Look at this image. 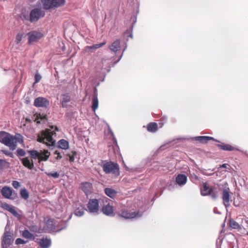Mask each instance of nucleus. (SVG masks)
I'll use <instances>...</instances> for the list:
<instances>
[{"label":"nucleus","instance_id":"f257e3e1","mask_svg":"<svg viewBox=\"0 0 248 248\" xmlns=\"http://www.w3.org/2000/svg\"><path fill=\"white\" fill-rule=\"evenodd\" d=\"M56 136V133L50 129L42 130L37 136V141L46 144L49 148H52L55 144V140L53 136Z\"/></svg>","mask_w":248,"mask_h":248},{"label":"nucleus","instance_id":"f03ea898","mask_svg":"<svg viewBox=\"0 0 248 248\" xmlns=\"http://www.w3.org/2000/svg\"><path fill=\"white\" fill-rule=\"evenodd\" d=\"M0 142L8 147L12 151L15 150L16 148L14 136L7 132H0Z\"/></svg>","mask_w":248,"mask_h":248},{"label":"nucleus","instance_id":"7ed1b4c3","mask_svg":"<svg viewBox=\"0 0 248 248\" xmlns=\"http://www.w3.org/2000/svg\"><path fill=\"white\" fill-rule=\"evenodd\" d=\"M28 152L32 159H38L39 163H41L42 161H47L50 155V152L47 150L40 151L33 150L28 151Z\"/></svg>","mask_w":248,"mask_h":248},{"label":"nucleus","instance_id":"20e7f679","mask_svg":"<svg viewBox=\"0 0 248 248\" xmlns=\"http://www.w3.org/2000/svg\"><path fill=\"white\" fill-rule=\"evenodd\" d=\"M201 192L202 196L209 195L212 199L215 200L219 196L218 188L215 186H209L206 183L203 184Z\"/></svg>","mask_w":248,"mask_h":248},{"label":"nucleus","instance_id":"39448f33","mask_svg":"<svg viewBox=\"0 0 248 248\" xmlns=\"http://www.w3.org/2000/svg\"><path fill=\"white\" fill-rule=\"evenodd\" d=\"M42 3L44 9L49 10L62 6L65 3V0H42Z\"/></svg>","mask_w":248,"mask_h":248},{"label":"nucleus","instance_id":"423d86ee","mask_svg":"<svg viewBox=\"0 0 248 248\" xmlns=\"http://www.w3.org/2000/svg\"><path fill=\"white\" fill-rule=\"evenodd\" d=\"M102 168L106 174L111 173L116 175L119 174V168L117 164L112 162H108L103 165Z\"/></svg>","mask_w":248,"mask_h":248},{"label":"nucleus","instance_id":"0eeeda50","mask_svg":"<svg viewBox=\"0 0 248 248\" xmlns=\"http://www.w3.org/2000/svg\"><path fill=\"white\" fill-rule=\"evenodd\" d=\"M99 208L98 200L96 199H92L89 200L86 210L90 213L96 215L99 213Z\"/></svg>","mask_w":248,"mask_h":248},{"label":"nucleus","instance_id":"6e6552de","mask_svg":"<svg viewBox=\"0 0 248 248\" xmlns=\"http://www.w3.org/2000/svg\"><path fill=\"white\" fill-rule=\"evenodd\" d=\"M45 12L40 8H34L32 9L30 14L29 20L31 22L37 21L40 18L45 16Z\"/></svg>","mask_w":248,"mask_h":248},{"label":"nucleus","instance_id":"1a4fd4ad","mask_svg":"<svg viewBox=\"0 0 248 248\" xmlns=\"http://www.w3.org/2000/svg\"><path fill=\"white\" fill-rule=\"evenodd\" d=\"M2 196L5 199L15 200L17 198V194L13 192V189L8 186H4L1 189Z\"/></svg>","mask_w":248,"mask_h":248},{"label":"nucleus","instance_id":"9d476101","mask_svg":"<svg viewBox=\"0 0 248 248\" xmlns=\"http://www.w3.org/2000/svg\"><path fill=\"white\" fill-rule=\"evenodd\" d=\"M142 215V212H138L136 213L135 211H130L129 212V211L127 209L124 210L121 214H120V216L121 217H124L125 219H131L133 218L134 217H140Z\"/></svg>","mask_w":248,"mask_h":248},{"label":"nucleus","instance_id":"9b49d317","mask_svg":"<svg viewBox=\"0 0 248 248\" xmlns=\"http://www.w3.org/2000/svg\"><path fill=\"white\" fill-rule=\"evenodd\" d=\"M12 236L11 233L7 231V227L5 229V232L2 241V248H8L12 242Z\"/></svg>","mask_w":248,"mask_h":248},{"label":"nucleus","instance_id":"f8f14e48","mask_svg":"<svg viewBox=\"0 0 248 248\" xmlns=\"http://www.w3.org/2000/svg\"><path fill=\"white\" fill-rule=\"evenodd\" d=\"M28 35L29 37V44L36 42L43 37V34L41 32L36 31L29 32Z\"/></svg>","mask_w":248,"mask_h":248},{"label":"nucleus","instance_id":"ddd939ff","mask_svg":"<svg viewBox=\"0 0 248 248\" xmlns=\"http://www.w3.org/2000/svg\"><path fill=\"white\" fill-rule=\"evenodd\" d=\"M222 200L223 204L225 206L226 210H227L228 207L229 206L230 195V189L229 188H224L222 191Z\"/></svg>","mask_w":248,"mask_h":248},{"label":"nucleus","instance_id":"4468645a","mask_svg":"<svg viewBox=\"0 0 248 248\" xmlns=\"http://www.w3.org/2000/svg\"><path fill=\"white\" fill-rule=\"evenodd\" d=\"M49 104L47 99L43 97H39L34 100L33 105L36 107L46 108Z\"/></svg>","mask_w":248,"mask_h":248},{"label":"nucleus","instance_id":"2eb2a0df","mask_svg":"<svg viewBox=\"0 0 248 248\" xmlns=\"http://www.w3.org/2000/svg\"><path fill=\"white\" fill-rule=\"evenodd\" d=\"M80 187L87 196L91 194V193L92 192V185L91 183L89 182L82 183L81 184Z\"/></svg>","mask_w":248,"mask_h":248},{"label":"nucleus","instance_id":"dca6fc26","mask_svg":"<svg viewBox=\"0 0 248 248\" xmlns=\"http://www.w3.org/2000/svg\"><path fill=\"white\" fill-rule=\"evenodd\" d=\"M1 207L3 209L10 212L15 217H18L19 216V215L17 212V211L15 210V208L14 206L10 205L6 202H3V203H1Z\"/></svg>","mask_w":248,"mask_h":248},{"label":"nucleus","instance_id":"f3484780","mask_svg":"<svg viewBox=\"0 0 248 248\" xmlns=\"http://www.w3.org/2000/svg\"><path fill=\"white\" fill-rule=\"evenodd\" d=\"M71 100V95L69 93H64L62 95V98L61 99V103L62 107L63 108L68 107V103L70 102Z\"/></svg>","mask_w":248,"mask_h":248},{"label":"nucleus","instance_id":"a211bd4d","mask_svg":"<svg viewBox=\"0 0 248 248\" xmlns=\"http://www.w3.org/2000/svg\"><path fill=\"white\" fill-rule=\"evenodd\" d=\"M102 211L103 213L107 216L113 217L115 215L114 213L113 207L109 204H108L104 206L102 208Z\"/></svg>","mask_w":248,"mask_h":248},{"label":"nucleus","instance_id":"6ab92c4d","mask_svg":"<svg viewBox=\"0 0 248 248\" xmlns=\"http://www.w3.org/2000/svg\"><path fill=\"white\" fill-rule=\"evenodd\" d=\"M120 41L119 39L115 40L109 46L111 51L116 53L120 49Z\"/></svg>","mask_w":248,"mask_h":248},{"label":"nucleus","instance_id":"aec40b11","mask_svg":"<svg viewBox=\"0 0 248 248\" xmlns=\"http://www.w3.org/2000/svg\"><path fill=\"white\" fill-rule=\"evenodd\" d=\"M194 139L196 140L199 141L202 143H206L210 140H213L218 142L217 140L215 139L214 138L208 136H198L194 138Z\"/></svg>","mask_w":248,"mask_h":248},{"label":"nucleus","instance_id":"412c9836","mask_svg":"<svg viewBox=\"0 0 248 248\" xmlns=\"http://www.w3.org/2000/svg\"><path fill=\"white\" fill-rule=\"evenodd\" d=\"M23 165L30 170H32L34 167L33 161H31L29 157L23 158L21 159Z\"/></svg>","mask_w":248,"mask_h":248},{"label":"nucleus","instance_id":"4be33fe9","mask_svg":"<svg viewBox=\"0 0 248 248\" xmlns=\"http://www.w3.org/2000/svg\"><path fill=\"white\" fill-rule=\"evenodd\" d=\"M22 236L28 239L34 240L35 239V235L33 233L30 232L29 230L25 229L21 233Z\"/></svg>","mask_w":248,"mask_h":248},{"label":"nucleus","instance_id":"5701e85b","mask_svg":"<svg viewBox=\"0 0 248 248\" xmlns=\"http://www.w3.org/2000/svg\"><path fill=\"white\" fill-rule=\"evenodd\" d=\"M39 245L42 248H48L51 244L50 239L42 238L39 242Z\"/></svg>","mask_w":248,"mask_h":248},{"label":"nucleus","instance_id":"b1692460","mask_svg":"<svg viewBox=\"0 0 248 248\" xmlns=\"http://www.w3.org/2000/svg\"><path fill=\"white\" fill-rule=\"evenodd\" d=\"M187 177L184 174H179L176 178V182L180 186L185 185Z\"/></svg>","mask_w":248,"mask_h":248},{"label":"nucleus","instance_id":"393cba45","mask_svg":"<svg viewBox=\"0 0 248 248\" xmlns=\"http://www.w3.org/2000/svg\"><path fill=\"white\" fill-rule=\"evenodd\" d=\"M98 107V100L97 98V94L94 93L93 94L92 100V110L95 111Z\"/></svg>","mask_w":248,"mask_h":248},{"label":"nucleus","instance_id":"a878e982","mask_svg":"<svg viewBox=\"0 0 248 248\" xmlns=\"http://www.w3.org/2000/svg\"><path fill=\"white\" fill-rule=\"evenodd\" d=\"M84 210L85 209L84 207L81 205H79L76 207L74 212V214L77 217H82L84 214Z\"/></svg>","mask_w":248,"mask_h":248},{"label":"nucleus","instance_id":"bb28decb","mask_svg":"<svg viewBox=\"0 0 248 248\" xmlns=\"http://www.w3.org/2000/svg\"><path fill=\"white\" fill-rule=\"evenodd\" d=\"M58 147L62 149H67L69 148V142L65 140H61L58 142Z\"/></svg>","mask_w":248,"mask_h":248},{"label":"nucleus","instance_id":"cd10ccee","mask_svg":"<svg viewBox=\"0 0 248 248\" xmlns=\"http://www.w3.org/2000/svg\"><path fill=\"white\" fill-rule=\"evenodd\" d=\"M105 194L108 197L113 198L116 195V192L115 190L110 188H106L104 190Z\"/></svg>","mask_w":248,"mask_h":248},{"label":"nucleus","instance_id":"c85d7f7f","mask_svg":"<svg viewBox=\"0 0 248 248\" xmlns=\"http://www.w3.org/2000/svg\"><path fill=\"white\" fill-rule=\"evenodd\" d=\"M221 150L224 151H233L236 149L235 148L232 147L229 144H219L217 145Z\"/></svg>","mask_w":248,"mask_h":248},{"label":"nucleus","instance_id":"c756f323","mask_svg":"<svg viewBox=\"0 0 248 248\" xmlns=\"http://www.w3.org/2000/svg\"><path fill=\"white\" fill-rule=\"evenodd\" d=\"M157 125L155 123H151L147 126V130L149 132H155L157 130Z\"/></svg>","mask_w":248,"mask_h":248},{"label":"nucleus","instance_id":"7c9ffc66","mask_svg":"<svg viewBox=\"0 0 248 248\" xmlns=\"http://www.w3.org/2000/svg\"><path fill=\"white\" fill-rule=\"evenodd\" d=\"M10 163L5 159H0V170L8 168Z\"/></svg>","mask_w":248,"mask_h":248},{"label":"nucleus","instance_id":"2f4dec72","mask_svg":"<svg viewBox=\"0 0 248 248\" xmlns=\"http://www.w3.org/2000/svg\"><path fill=\"white\" fill-rule=\"evenodd\" d=\"M21 197L22 198H23L24 200H27L29 198V192L25 188H22L20 190V192Z\"/></svg>","mask_w":248,"mask_h":248},{"label":"nucleus","instance_id":"473e14b6","mask_svg":"<svg viewBox=\"0 0 248 248\" xmlns=\"http://www.w3.org/2000/svg\"><path fill=\"white\" fill-rule=\"evenodd\" d=\"M14 138H15V142L16 144L17 142L21 143L23 142V137L20 134H16L15 136H14Z\"/></svg>","mask_w":248,"mask_h":248},{"label":"nucleus","instance_id":"72a5a7b5","mask_svg":"<svg viewBox=\"0 0 248 248\" xmlns=\"http://www.w3.org/2000/svg\"><path fill=\"white\" fill-rule=\"evenodd\" d=\"M46 121V116L42 117L41 115L37 116L35 119V122L37 124L45 123Z\"/></svg>","mask_w":248,"mask_h":248},{"label":"nucleus","instance_id":"f704fd0d","mask_svg":"<svg viewBox=\"0 0 248 248\" xmlns=\"http://www.w3.org/2000/svg\"><path fill=\"white\" fill-rule=\"evenodd\" d=\"M230 226L232 229H241V227L239 224L234 220H230Z\"/></svg>","mask_w":248,"mask_h":248},{"label":"nucleus","instance_id":"c9c22d12","mask_svg":"<svg viewBox=\"0 0 248 248\" xmlns=\"http://www.w3.org/2000/svg\"><path fill=\"white\" fill-rule=\"evenodd\" d=\"M105 44L106 42H103L100 44H94L91 46H87V48L91 49H96L103 46Z\"/></svg>","mask_w":248,"mask_h":248},{"label":"nucleus","instance_id":"e433bc0d","mask_svg":"<svg viewBox=\"0 0 248 248\" xmlns=\"http://www.w3.org/2000/svg\"><path fill=\"white\" fill-rule=\"evenodd\" d=\"M29 230L33 232H40L39 228L36 225H31L29 226Z\"/></svg>","mask_w":248,"mask_h":248},{"label":"nucleus","instance_id":"4c0bfd02","mask_svg":"<svg viewBox=\"0 0 248 248\" xmlns=\"http://www.w3.org/2000/svg\"><path fill=\"white\" fill-rule=\"evenodd\" d=\"M46 174L48 176H51L54 178H58L60 176V174L57 172H46Z\"/></svg>","mask_w":248,"mask_h":248},{"label":"nucleus","instance_id":"58836bf2","mask_svg":"<svg viewBox=\"0 0 248 248\" xmlns=\"http://www.w3.org/2000/svg\"><path fill=\"white\" fill-rule=\"evenodd\" d=\"M28 242V241H25L22 238H17L16 240V245H20V244H26Z\"/></svg>","mask_w":248,"mask_h":248},{"label":"nucleus","instance_id":"ea45409f","mask_svg":"<svg viewBox=\"0 0 248 248\" xmlns=\"http://www.w3.org/2000/svg\"><path fill=\"white\" fill-rule=\"evenodd\" d=\"M35 82L34 84L39 82L42 78V76L38 73H37L35 75Z\"/></svg>","mask_w":248,"mask_h":248},{"label":"nucleus","instance_id":"a19ab883","mask_svg":"<svg viewBox=\"0 0 248 248\" xmlns=\"http://www.w3.org/2000/svg\"><path fill=\"white\" fill-rule=\"evenodd\" d=\"M16 152L17 154L19 156H23L26 155L25 151L22 149H18Z\"/></svg>","mask_w":248,"mask_h":248},{"label":"nucleus","instance_id":"79ce46f5","mask_svg":"<svg viewBox=\"0 0 248 248\" xmlns=\"http://www.w3.org/2000/svg\"><path fill=\"white\" fill-rule=\"evenodd\" d=\"M12 186L16 189H17L20 186V184L17 181H13L12 183Z\"/></svg>","mask_w":248,"mask_h":248},{"label":"nucleus","instance_id":"37998d69","mask_svg":"<svg viewBox=\"0 0 248 248\" xmlns=\"http://www.w3.org/2000/svg\"><path fill=\"white\" fill-rule=\"evenodd\" d=\"M2 152L4 154L7 156H10L11 157H14L13 154L12 152L8 151L7 150H2Z\"/></svg>","mask_w":248,"mask_h":248},{"label":"nucleus","instance_id":"c03bdc74","mask_svg":"<svg viewBox=\"0 0 248 248\" xmlns=\"http://www.w3.org/2000/svg\"><path fill=\"white\" fill-rule=\"evenodd\" d=\"M54 154L57 155V157H56V159L57 160H59V159H61L62 157V156L61 153H60L58 151H55V152H54Z\"/></svg>","mask_w":248,"mask_h":248},{"label":"nucleus","instance_id":"a18cd8bd","mask_svg":"<svg viewBox=\"0 0 248 248\" xmlns=\"http://www.w3.org/2000/svg\"><path fill=\"white\" fill-rule=\"evenodd\" d=\"M22 39V34L20 33H18L17 34L16 36V41L17 43H19Z\"/></svg>","mask_w":248,"mask_h":248},{"label":"nucleus","instance_id":"49530a36","mask_svg":"<svg viewBox=\"0 0 248 248\" xmlns=\"http://www.w3.org/2000/svg\"><path fill=\"white\" fill-rule=\"evenodd\" d=\"M75 154L76 153L75 152L72 155L69 156V161L71 162H74L75 160Z\"/></svg>","mask_w":248,"mask_h":248},{"label":"nucleus","instance_id":"de8ad7c7","mask_svg":"<svg viewBox=\"0 0 248 248\" xmlns=\"http://www.w3.org/2000/svg\"><path fill=\"white\" fill-rule=\"evenodd\" d=\"M126 48V46L125 47V48H124V50H123V52L122 53V54L120 55L119 58L118 59V60L116 62H115L114 64H116L117 62H118L120 60L122 59L123 56V53H124V52Z\"/></svg>","mask_w":248,"mask_h":248},{"label":"nucleus","instance_id":"09e8293b","mask_svg":"<svg viewBox=\"0 0 248 248\" xmlns=\"http://www.w3.org/2000/svg\"><path fill=\"white\" fill-rule=\"evenodd\" d=\"M214 212L215 214H219V215L221 214V213L217 211V208H214Z\"/></svg>","mask_w":248,"mask_h":248},{"label":"nucleus","instance_id":"8fccbe9b","mask_svg":"<svg viewBox=\"0 0 248 248\" xmlns=\"http://www.w3.org/2000/svg\"><path fill=\"white\" fill-rule=\"evenodd\" d=\"M227 166H229V165H228L227 164H223L222 165H221L220 167V168H226Z\"/></svg>","mask_w":248,"mask_h":248},{"label":"nucleus","instance_id":"3c124183","mask_svg":"<svg viewBox=\"0 0 248 248\" xmlns=\"http://www.w3.org/2000/svg\"><path fill=\"white\" fill-rule=\"evenodd\" d=\"M24 16V18L25 19H26V20H28V18H29L28 16H26L24 15V16Z\"/></svg>","mask_w":248,"mask_h":248},{"label":"nucleus","instance_id":"603ef678","mask_svg":"<svg viewBox=\"0 0 248 248\" xmlns=\"http://www.w3.org/2000/svg\"><path fill=\"white\" fill-rule=\"evenodd\" d=\"M96 92H97V89L96 88H95L94 89V94L95 93V94H97L96 93Z\"/></svg>","mask_w":248,"mask_h":248},{"label":"nucleus","instance_id":"864d4df0","mask_svg":"<svg viewBox=\"0 0 248 248\" xmlns=\"http://www.w3.org/2000/svg\"><path fill=\"white\" fill-rule=\"evenodd\" d=\"M47 222L48 224H49L50 223H51V224H52V221L51 220H48Z\"/></svg>","mask_w":248,"mask_h":248},{"label":"nucleus","instance_id":"5fc2aeb1","mask_svg":"<svg viewBox=\"0 0 248 248\" xmlns=\"http://www.w3.org/2000/svg\"><path fill=\"white\" fill-rule=\"evenodd\" d=\"M65 228V227H64V228H61V229L58 230L57 231V232H60V231H61V230H62V229H63L64 228Z\"/></svg>","mask_w":248,"mask_h":248},{"label":"nucleus","instance_id":"6e6d98bb","mask_svg":"<svg viewBox=\"0 0 248 248\" xmlns=\"http://www.w3.org/2000/svg\"><path fill=\"white\" fill-rule=\"evenodd\" d=\"M106 61V60H105V59H103V60H102V63H103V64H104V63Z\"/></svg>","mask_w":248,"mask_h":248},{"label":"nucleus","instance_id":"4d7b16f0","mask_svg":"<svg viewBox=\"0 0 248 248\" xmlns=\"http://www.w3.org/2000/svg\"><path fill=\"white\" fill-rule=\"evenodd\" d=\"M129 37H131V38H132V37H133L132 34H130L129 35Z\"/></svg>","mask_w":248,"mask_h":248},{"label":"nucleus","instance_id":"13d9d810","mask_svg":"<svg viewBox=\"0 0 248 248\" xmlns=\"http://www.w3.org/2000/svg\"><path fill=\"white\" fill-rule=\"evenodd\" d=\"M55 130H57V131H58V127H55Z\"/></svg>","mask_w":248,"mask_h":248},{"label":"nucleus","instance_id":"bf43d9fd","mask_svg":"<svg viewBox=\"0 0 248 248\" xmlns=\"http://www.w3.org/2000/svg\"><path fill=\"white\" fill-rule=\"evenodd\" d=\"M50 228L51 229H54V228H53L52 226V227H50Z\"/></svg>","mask_w":248,"mask_h":248}]
</instances>
